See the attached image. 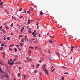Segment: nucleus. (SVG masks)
Returning a JSON list of instances; mask_svg holds the SVG:
<instances>
[{
  "instance_id": "f257e3e1",
  "label": "nucleus",
  "mask_w": 80,
  "mask_h": 80,
  "mask_svg": "<svg viewBox=\"0 0 80 80\" xmlns=\"http://www.w3.org/2000/svg\"><path fill=\"white\" fill-rule=\"evenodd\" d=\"M8 63L9 65H13L14 63H15V62H14V61H13L12 62H10L9 61H8Z\"/></svg>"
},
{
  "instance_id": "f03ea898",
  "label": "nucleus",
  "mask_w": 80,
  "mask_h": 80,
  "mask_svg": "<svg viewBox=\"0 0 80 80\" xmlns=\"http://www.w3.org/2000/svg\"><path fill=\"white\" fill-rule=\"evenodd\" d=\"M25 40L26 41L27 40V42H28V39L27 38V35L25 36Z\"/></svg>"
},
{
  "instance_id": "7ed1b4c3",
  "label": "nucleus",
  "mask_w": 80,
  "mask_h": 80,
  "mask_svg": "<svg viewBox=\"0 0 80 80\" xmlns=\"http://www.w3.org/2000/svg\"><path fill=\"white\" fill-rule=\"evenodd\" d=\"M45 72L46 74H47V75H48V70H46L45 71Z\"/></svg>"
},
{
  "instance_id": "20e7f679",
  "label": "nucleus",
  "mask_w": 80,
  "mask_h": 80,
  "mask_svg": "<svg viewBox=\"0 0 80 80\" xmlns=\"http://www.w3.org/2000/svg\"><path fill=\"white\" fill-rule=\"evenodd\" d=\"M24 29H25V28H24V27L23 26L21 30V32H22L23 31V30H24Z\"/></svg>"
},
{
  "instance_id": "39448f33",
  "label": "nucleus",
  "mask_w": 80,
  "mask_h": 80,
  "mask_svg": "<svg viewBox=\"0 0 80 80\" xmlns=\"http://www.w3.org/2000/svg\"><path fill=\"white\" fill-rule=\"evenodd\" d=\"M56 53L58 56H60V54L59 53V52H56Z\"/></svg>"
},
{
  "instance_id": "423d86ee",
  "label": "nucleus",
  "mask_w": 80,
  "mask_h": 80,
  "mask_svg": "<svg viewBox=\"0 0 80 80\" xmlns=\"http://www.w3.org/2000/svg\"><path fill=\"white\" fill-rule=\"evenodd\" d=\"M46 67V64H44L42 66V68H45V67Z\"/></svg>"
},
{
  "instance_id": "0eeeda50",
  "label": "nucleus",
  "mask_w": 80,
  "mask_h": 80,
  "mask_svg": "<svg viewBox=\"0 0 80 80\" xmlns=\"http://www.w3.org/2000/svg\"><path fill=\"white\" fill-rule=\"evenodd\" d=\"M32 52V50H30L29 51L28 53H29V55H30V53H31V52Z\"/></svg>"
},
{
  "instance_id": "6e6552de",
  "label": "nucleus",
  "mask_w": 80,
  "mask_h": 80,
  "mask_svg": "<svg viewBox=\"0 0 80 80\" xmlns=\"http://www.w3.org/2000/svg\"><path fill=\"white\" fill-rule=\"evenodd\" d=\"M2 32H3L4 33H5V31L4 30V29H2L1 30Z\"/></svg>"
},
{
  "instance_id": "1a4fd4ad",
  "label": "nucleus",
  "mask_w": 80,
  "mask_h": 80,
  "mask_svg": "<svg viewBox=\"0 0 80 80\" xmlns=\"http://www.w3.org/2000/svg\"><path fill=\"white\" fill-rule=\"evenodd\" d=\"M5 77H6V78H9V76H8L7 75H6L5 76Z\"/></svg>"
},
{
  "instance_id": "9d476101",
  "label": "nucleus",
  "mask_w": 80,
  "mask_h": 80,
  "mask_svg": "<svg viewBox=\"0 0 80 80\" xmlns=\"http://www.w3.org/2000/svg\"><path fill=\"white\" fill-rule=\"evenodd\" d=\"M62 68H64V69H66V68H66V67H65L64 66L62 67Z\"/></svg>"
},
{
  "instance_id": "9b49d317",
  "label": "nucleus",
  "mask_w": 80,
  "mask_h": 80,
  "mask_svg": "<svg viewBox=\"0 0 80 80\" xmlns=\"http://www.w3.org/2000/svg\"><path fill=\"white\" fill-rule=\"evenodd\" d=\"M23 77L24 78V79H25L27 78V76H25V75H23Z\"/></svg>"
},
{
  "instance_id": "f8f14e48",
  "label": "nucleus",
  "mask_w": 80,
  "mask_h": 80,
  "mask_svg": "<svg viewBox=\"0 0 80 80\" xmlns=\"http://www.w3.org/2000/svg\"><path fill=\"white\" fill-rule=\"evenodd\" d=\"M20 75H21V74H20V73H19L18 74V77H20Z\"/></svg>"
},
{
  "instance_id": "ddd939ff",
  "label": "nucleus",
  "mask_w": 80,
  "mask_h": 80,
  "mask_svg": "<svg viewBox=\"0 0 80 80\" xmlns=\"http://www.w3.org/2000/svg\"><path fill=\"white\" fill-rule=\"evenodd\" d=\"M53 68H54V67L53 66H52L51 68V70H52V69Z\"/></svg>"
},
{
  "instance_id": "4468645a",
  "label": "nucleus",
  "mask_w": 80,
  "mask_h": 80,
  "mask_svg": "<svg viewBox=\"0 0 80 80\" xmlns=\"http://www.w3.org/2000/svg\"><path fill=\"white\" fill-rule=\"evenodd\" d=\"M14 50H15V52H17V48H14Z\"/></svg>"
},
{
  "instance_id": "2eb2a0df",
  "label": "nucleus",
  "mask_w": 80,
  "mask_h": 80,
  "mask_svg": "<svg viewBox=\"0 0 80 80\" xmlns=\"http://www.w3.org/2000/svg\"><path fill=\"white\" fill-rule=\"evenodd\" d=\"M42 72H41L40 73V76L41 77V78H42Z\"/></svg>"
},
{
  "instance_id": "dca6fc26",
  "label": "nucleus",
  "mask_w": 80,
  "mask_h": 80,
  "mask_svg": "<svg viewBox=\"0 0 80 80\" xmlns=\"http://www.w3.org/2000/svg\"><path fill=\"white\" fill-rule=\"evenodd\" d=\"M22 10V8H21L19 10V12H21Z\"/></svg>"
},
{
  "instance_id": "f3484780",
  "label": "nucleus",
  "mask_w": 80,
  "mask_h": 80,
  "mask_svg": "<svg viewBox=\"0 0 80 80\" xmlns=\"http://www.w3.org/2000/svg\"><path fill=\"white\" fill-rule=\"evenodd\" d=\"M6 14H9V12H8L7 11H6Z\"/></svg>"
},
{
  "instance_id": "a211bd4d",
  "label": "nucleus",
  "mask_w": 80,
  "mask_h": 80,
  "mask_svg": "<svg viewBox=\"0 0 80 80\" xmlns=\"http://www.w3.org/2000/svg\"><path fill=\"white\" fill-rule=\"evenodd\" d=\"M71 48H75V47H74V46H71Z\"/></svg>"
},
{
  "instance_id": "6ab92c4d",
  "label": "nucleus",
  "mask_w": 80,
  "mask_h": 80,
  "mask_svg": "<svg viewBox=\"0 0 80 80\" xmlns=\"http://www.w3.org/2000/svg\"><path fill=\"white\" fill-rule=\"evenodd\" d=\"M7 39L8 40H10V37H8Z\"/></svg>"
},
{
  "instance_id": "aec40b11",
  "label": "nucleus",
  "mask_w": 80,
  "mask_h": 80,
  "mask_svg": "<svg viewBox=\"0 0 80 80\" xmlns=\"http://www.w3.org/2000/svg\"><path fill=\"white\" fill-rule=\"evenodd\" d=\"M48 42H49V43H52V41H51V40H49L48 41Z\"/></svg>"
},
{
  "instance_id": "412c9836",
  "label": "nucleus",
  "mask_w": 80,
  "mask_h": 80,
  "mask_svg": "<svg viewBox=\"0 0 80 80\" xmlns=\"http://www.w3.org/2000/svg\"><path fill=\"white\" fill-rule=\"evenodd\" d=\"M30 9H31V10H33V8H32V7H30Z\"/></svg>"
},
{
  "instance_id": "4be33fe9",
  "label": "nucleus",
  "mask_w": 80,
  "mask_h": 80,
  "mask_svg": "<svg viewBox=\"0 0 80 80\" xmlns=\"http://www.w3.org/2000/svg\"><path fill=\"white\" fill-rule=\"evenodd\" d=\"M13 23H12L10 25L11 27H13Z\"/></svg>"
},
{
  "instance_id": "5701e85b",
  "label": "nucleus",
  "mask_w": 80,
  "mask_h": 80,
  "mask_svg": "<svg viewBox=\"0 0 80 80\" xmlns=\"http://www.w3.org/2000/svg\"><path fill=\"white\" fill-rule=\"evenodd\" d=\"M44 69L43 70V71H46V70H46V68H43Z\"/></svg>"
},
{
  "instance_id": "b1692460",
  "label": "nucleus",
  "mask_w": 80,
  "mask_h": 80,
  "mask_svg": "<svg viewBox=\"0 0 80 80\" xmlns=\"http://www.w3.org/2000/svg\"><path fill=\"white\" fill-rule=\"evenodd\" d=\"M26 10L25 9L24 10V12L23 13H26Z\"/></svg>"
},
{
  "instance_id": "393cba45",
  "label": "nucleus",
  "mask_w": 80,
  "mask_h": 80,
  "mask_svg": "<svg viewBox=\"0 0 80 80\" xmlns=\"http://www.w3.org/2000/svg\"><path fill=\"white\" fill-rule=\"evenodd\" d=\"M29 14H30V13H31V12L30 11V10L29 9L28 11Z\"/></svg>"
},
{
  "instance_id": "a878e982",
  "label": "nucleus",
  "mask_w": 80,
  "mask_h": 80,
  "mask_svg": "<svg viewBox=\"0 0 80 80\" xmlns=\"http://www.w3.org/2000/svg\"><path fill=\"white\" fill-rule=\"evenodd\" d=\"M29 48H32V49H33V47H30Z\"/></svg>"
},
{
  "instance_id": "bb28decb",
  "label": "nucleus",
  "mask_w": 80,
  "mask_h": 80,
  "mask_svg": "<svg viewBox=\"0 0 80 80\" xmlns=\"http://www.w3.org/2000/svg\"><path fill=\"white\" fill-rule=\"evenodd\" d=\"M49 37H50V38H54L52 36H49Z\"/></svg>"
},
{
  "instance_id": "cd10ccee",
  "label": "nucleus",
  "mask_w": 80,
  "mask_h": 80,
  "mask_svg": "<svg viewBox=\"0 0 80 80\" xmlns=\"http://www.w3.org/2000/svg\"><path fill=\"white\" fill-rule=\"evenodd\" d=\"M15 58H18V56L17 55H16L15 56Z\"/></svg>"
},
{
  "instance_id": "c85d7f7f",
  "label": "nucleus",
  "mask_w": 80,
  "mask_h": 80,
  "mask_svg": "<svg viewBox=\"0 0 80 80\" xmlns=\"http://www.w3.org/2000/svg\"><path fill=\"white\" fill-rule=\"evenodd\" d=\"M18 68V69H19V70H21V67H20V66H19Z\"/></svg>"
},
{
  "instance_id": "c756f323",
  "label": "nucleus",
  "mask_w": 80,
  "mask_h": 80,
  "mask_svg": "<svg viewBox=\"0 0 80 80\" xmlns=\"http://www.w3.org/2000/svg\"><path fill=\"white\" fill-rule=\"evenodd\" d=\"M3 47H1L0 49V50H2L3 49Z\"/></svg>"
},
{
  "instance_id": "7c9ffc66",
  "label": "nucleus",
  "mask_w": 80,
  "mask_h": 80,
  "mask_svg": "<svg viewBox=\"0 0 80 80\" xmlns=\"http://www.w3.org/2000/svg\"><path fill=\"white\" fill-rule=\"evenodd\" d=\"M18 49L19 50H20V51H21V49H20V48H18Z\"/></svg>"
},
{
  "instance_id": "2f4dec72",
  "label": "nucleus",
  "mask_w": 80,
  "mask_h": 80,
  "mask_svg": "<svg viewBox=\"0 0 80 80\" xmlns=\"http://www.w3.org/2000/svg\"><path fill=\"white\" fill-rule=\"evenodd\" d=\"M3 39H4V40H6V37H4L3 38Z\"/></svg>"
},
{
  "instance_id": "473e14b6",
  "label": "nucleus",
  "mask_w": 80,
  "mask_h": 80,
  "mask_svg": "<svg viewBox=\"0 0 80 80\" xmlns=\"http://www.w3.org/2000/svg\"><path fill=\"white\" fill-rule=\"evenodd\" d=\"M1 46H2V47H3V46H4V44H3V43L2 44H1Z\"/></svg>"
},
{
  "instance_id": "72a5a7b5",
  "label": "nucleus",
  "mask_w": 80,
  "mask_h": 80,
  "mask_svg": "<svg viewBox=\"0 0 80 80\" xmlns=\"http://www.w3.org/2000/svg\"><path fill=\"white\" fill-rule=\"evenodd\" d=\"M40 13L41 15H43V13H42V12H40Z\"/></svg>"
},
{
  "instance_id": "f704fd0d",
  "label": "nucleus",
  "mask_w": 80,
  "mask_h": 80,
  "mask_svg": "<svg viewBox=\"0 0 80 80\" xmlns=\"http://www.w3.org/2000/svg\"><path fill=\"white\" fill-rule=\"evenodd\" d=\"M35 32H33L32 33V35H35Z\"/></svg>"
},
{
  "instance_id": "c9c22d12",
  "label": "nucleus",
  "mask_w": 80,
  "mask_h": 80,
  "mask_svg": "<svg viewBox=\"0 0 80 80\" xmlns=\"http://www.w3.org/2000/svg\"><path fill=\"white\" fill-rule=\"evenodd\" d=\"M9 50H11V51H12V49H11V48H9Z\"/></svg>"
},
{
  "instance_id": "e433bc0d",
  "label": "nucleus",
  "mask_w": 80,
  "mask_h": 80,
  "mask_svg": "<svg viewBox=\"0 0 80 80\" xmlns=\"http://www.w3.org/2000/svg\"><path fill=\"white\" fill-rule=\"evenodd\" d=\"M29 33H32V31H28Z\"/></svg>"
},
{
  "instance_id": "4c0bfd02",
  "label": "nucleus",
  "mask_w": 80,
  "mask_h": 80,
  "mask_svg": "<svg viewBox=\"0 0 80 80\" xmlns=\"http://www.w3.org/2000/svg\"><path fill=\"white\" fill-rule=\"evenodd\" d=\"M3 27V26H2L1 27H0V30H2V28Z\"/></svg>"
},
{
  "instance_id": "58836bf2",
  "label": "nucleus",
  "mask_w": 80,
  "mask_h": 80,
  "mask_svg": "<svg viewBox=\"0 0 80 80\" xmlns=\"http://www.w3.org/2000/svg\"><path fill=\"white\" fill-rule=\"evenodd\" d=\"M21 41L22 42V43H23L24 42H23V39H22L21 40Z\"/></svg>"
},
{
  "instance_id": "ea45409f",
  "label": "nucleus",
  "mask_w": 80,
  "mask_h": 80,
  "mask_svg": "<svg viewBox=\"0 0 80 80\" xmlns=\"http://www.w3.org/2000/svg\"><path fill=\"white\" fill-rule=\"evenodd\" d=\"M29 43H32V41H30L29 42Z\"/></svg>"
},
{
  "instance_id": "a19ab883",
  "label": "nucleus",
  "mask_w": 80,
  "mask_h": 80,
  "mask_svg": "<svg viewBox=\"0 0 80 80\" xmlns=\"http://www.w3.org/2000/svg\"><path fill=\"white\" fill-rule=\"evenodd\" d=\"M64 74H68L69 73L68 72H65Z\"/></svg>"
},
{
  "instance_id": "79ce46f5",
  "label": "nucleus",
  "mask_w": 80,
  "mask_h": 80,
  "mask_svg": "<svg viewBox=\"0 0 80 80\" xmlns=\"http://www.w3.org/2000/svg\"><path fill=\"white\" fill-rule=\"evenodd\" d=\"M20 45L21 46H22V45H23V43H20Z\"/></svg>"
},
{
  "instance_id": "37998d69",
  "label": "nucleus",
  "mask_w": 80,
  "mask_h": 80,
  "mask_svg": "<svg viewBox=\"0 0 80 80\" xmlns=\"http://www.w3.org/2000/svg\"><path fill=\"white\" fill-rule=\"evenodd\" d=\"M62 80H64V77H62Z\"/></svg>"
},
{
  "instance_id": "c03bdc74",
  "label": "nucleus",
  "mask_w": 80,
  "mask_h": 80,
  "mask_svg": "<svg viewBox=\"0 0 80 80\" xmlns=\"http://www.w3.org/2000/svg\"><path fill=\"white\" fill-rule=\"evenodd\" d=\"M34 73H37V71H34Z\"/></svg>"
},
{
  "instance_id": "a18cd8bd",
  "label": "nucleus",
  "mask_w": 80,
  "mask_h": 80,
  "mask_svg": "<svg viewBox=\"0 0 80 80\" xmlns=\"http://www.w3.org/2000/svg\"><path fill=\"white\" fill-rule=\"evenodd\" d=\"M16 60H17V59L16 58H14V60L13 61H16Z\"/></svg>"
},
{
  "instance_id": "49530a36",
  "label": "nucleus",
  "mask_w": 80,
  "mask_h": 80,
  "mask_svg": "<svg viewBox=\"0 0 80 80\" xmlns=\"http://www.w3.org/2000/svg\"><path fill=\"white\" fill-rule=\"evenodd\" d=\"M23 16H22L20 18V19H21V18H23Z\"/></svg>"
},
{
  "instance_id": "de8ad7c7",
  "label": "nucleus",
  "mask_w": 80,
  "mask_h": 80,
  "mask_svg": "<svg viewBox=\"0 0 80 80\" xmlns=\"http://www.w3.org/2000/svg\"><path fill=\"white\" fill-rule=\"evenodd\" d=\"M2 4H3V2H1V3H0L1 5H2Z\"/></svg>"
},
{
  "instance_id": "09e8293b",
  "label": "nucleus",
  "mask_w": 80,
  "mask_h": 80,
  "mask_svg": "<svg viewBox=\"0 0 80 80\" xmlns=\"http://www.w3.org/2000/svg\"><path fill=\"white\" fill-rule=\"evenodd\" d=\"M71 52H72H72H73V48H72Z\"/></svg>"
},
{
  "instance_id": "8fccbe9b",
  "label": "nucleus",
  "mask_w": 80,
  "mask_h": 80,
  "mask_svg": "<svg viewBox=\"0 0 80 80\" xmlns=\"http://www.w3.org/2000/svg\"><path fill=\"white\" fill-rule=\"evenodd\" d=\"M6 28H7V29H8V30H9V28H8V27H6Z\"/></svg>"
},
{
  "instance_id": "3c124183",
  "label": "nucleus",
  "mask_w": 80,
  "mask_h": 80,
  "mask_svg": "<svg viewBox=\"0 0 80 80\" xmlns=\"http://www.w3.org/2000/svg\"><path fill=\"white\" fill-rule=\"evenodd\" d=\"M0 72H2V69L0 68Z\"/></svg>"
},
{
  "instance_id": "603ef678",
  "label": "nucleus",
  "mask_w": 80,
  "mask_h": 80,
  "mask_svg": "<svg viewBox=\"0 0 80 80\" xmlns=\"http://www.w3.org/2000/svg\"><path fill=\"white\" fill-rule=\"evenodd\" d=\"M9 61L10 62H12V59H10Z\"/></svg>"
},
{
  "instance_id": "864d4df0",
  "label": "nucleus",
  "mask_w": 80,
  "mask_h": 80,
  "mask_svg": "<svg viewBox=\"0 0 80 80\" xmlns=\"http://www.w3.org/2000/svg\"><path fill=\"white\" fill-rule=\"evenodd\" d=\"M23 37V35H20L19 37Z\"/></svg>"
},
{
  "instance_id": "5fc2aeb1",
  "label": "nucleus",
  "mask_w": 80,
  "mask_h": 80,
  "mask_svg": "<svg viewBox=\"0 0 80 80\" xmlns=\"http://www.w3.org/2000/svg\"><path fill=\"white\" fill-rule=\"evenodd\" d=\"M29 31H32V30H31V29L30 28H29Z\"/></svg>"
},
{
  "instance_id": "6e6d98bb",
  "label": "nucleus",
  "mask_w": 80,
  "mask_h": 80,
  "mask_svg": "<svg viewBox=\"0 0 80 80\" xmlns=\"http://www.w3.org/2000/svg\"><path fill=\"white\" fill-rule=\"evenodd\" d=\"M39 62L40 63H42V60H40Z\"/></svg>"
},
{
  "instance_id": "4d7b16f0",
  "label": "nucleus",
  "mask_w": 80,
  "mask_h": 80,
  "mask_svg": "<svg viewBox=\"0 0 80 80\" xmlns=\"http://www.w3.org/2000/svg\"><path fill=\"white\" fill-rule=\"evenodd\" d=\"M33 43H36V41H35L33 42Z\"/></svg>"
},
{
  "instance_id": "13d9d810",
  "label": "nucleus",
  "mask_w": 80,
  "mask_h": 80,
  "mask_svg": "<svg viewBox=\"0 0 80 80\" xmlns=\"http://www.w3.org/2000/svg\"><path fill=\"white\" fill-rule=\"evenodd\" d=\"M27 13H28V14H29V12L28 11H27Z\"/></svg>"
},
{
  "instance_id": "bf43d9fd",
  "label": "nucleus",
  "mask_w": 80,
  "mask_h": 80,
  "mask_svg": "<svg viewBox=\"0 0 80 80\" xmlns=\"http://www.w3.org/2000/svg\"><path fill=\"white\" fill-rule=\"evenodd\" d=\"M36 68H39V67H38V66H37Z\"/></svg>"
},
{
  "instance_id": "052dcab7",
  "label": "nucleus",
  "mask_w": 80,
  "mask_h": 80,
  "mask_svg": "<svg viewBox=\"0 0 80 80\" xmlns=\"http://www.w3.org/2000/svg\"><path fill=\"white\" fill-rule=\"evenodd\" d=\"M12 47V45H10L9 47Z\"/></svg>"
},
{
  "instance_id": "680f3d73",
  "label": "nucleus",
  "mask_w": 80,
  "mask_h": 80,
  "mask_svg": "<svg viewBox=\"0 0 80 80\" xmlns=\"http://www.w3.org/2000/svg\"><path fill=\"white\" fill-rule=\"evenodd\" d=\"M33 37H36V35H35V34L34 35H33Z\"/></svg>"
},
{
  "instance_id": "e2e57ef3",
  "label": "nucleus",
  "mask_w": 80,
  "mask_h": 80,
  "mask_svg": "<svg viewBox=\"0 0 80 80\" xmlns=\"http://www.w3.org/2000/svg\"><path fill=\"white\" fill-rule=\"evenodd\" d=\"M39 27V26H38L37 27V28L38 29H39V28H38Z\"/></svg>"
},
{
  "instance_id": "0e129e2a",
  "label": "nucleus",
  "mask_w": 80,
  "mask_h": 80,
  "mask_svg": "<svg viewBox=\"0 0 80 80\" xmlns=\"http://www.w3.org/2000/svg\"><path fill=\"white\" fill-rule=\"evenodd\" d=\"M17 47H19V46H20V45H16Z\"/></svg>"
},
{
  "instance_id": "69168bd1",
  "label": "nucleus",
  "mask_w": 80,
  "mask_h": 80,
  "mask_svg": "<svg viewBox=\"0 0 80 80\" xmlns=\"http://www.w3.org/2000/svg\"><path fill=\"white\" fill-rule=\"evenodd\" d=\"M28 25H29V24H30V22H28Z\"/></svg>"
},
{
  "instance_id": "338daca9",
  "label": "nucleus",
  "mask_w": 80,
  "mask_h": 80,
  "mask_svg": "<svg viewBox=\"0 0 80 80\" xmlns=\"http://www.w3.org/2000/svg\"><path fill=\"white\" fill-rule=\"evenodd\" d=\"M37 66H38H38H40V64H38L37 65Z\"/></svg>"
},
{
  "instance_id": "774afa93",
  "label": "nucleus",
  "mask_w": 80,
  "mask_h": 80,
  "mask_svg": "<svg viewBox=\"0 0 80 80\" xmlns=\"http://www.w3.org/2000/svg\"><path fill=\"white\" fill-rule=\"evenodd\" d=\"M28 22H30V19L28 20Z\"/></svg>"
}]
</instances>
